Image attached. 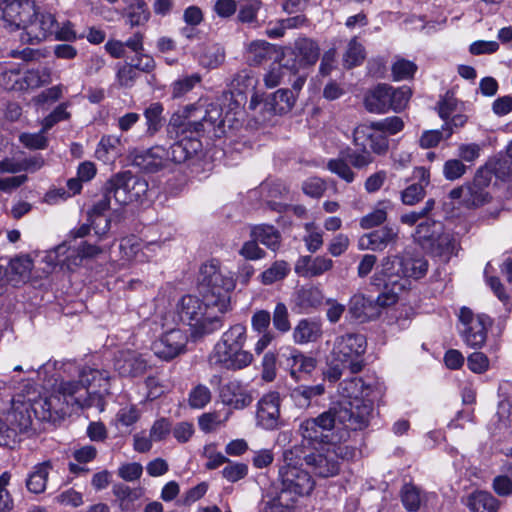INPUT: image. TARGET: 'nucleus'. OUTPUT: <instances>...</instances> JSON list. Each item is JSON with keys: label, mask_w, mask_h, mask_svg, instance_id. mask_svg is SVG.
I'll return each instance as SVG.
<instances>
[{"label": "nucleus", "mask_w": 512, "mask_h": 512, "mask_svg": "<svg viewBox=\"0 0 512 512\" xmlns=\"http://www.w3.org/2000/svg\"><path fill=\"white\" fill-rule=\"evenodd\" d=\"M417 70L415 63L406 59H398L392 66L393 78L396 81L405 80L413 77Z\"/></svg>", "instance_id": "nucleus-62"}, {"label": "nucleus", "mask_w": 512, "mask_h": 512, "mask_svg": "<svg viewBox=\"0 0 512 512\" xmlns=\"http://www.w3.org/2000/svg\"><path fill=\"white\" fill-rule=\"evenodd\" d=\"M257 423L266 430H273L280 423V395L270 392L264 395L258 402Z\"/></svg>", "instance_id": "nucleus-16"}, {"label": "nucleus", "mask_w": 512, "mask_h": 512, "mask_svg": "<svg viewBox=\"0 0 512 512\" xmlns=\"http://www.w3.org/2000/svg\"><path fill=\"white\" fill-rule=\"evenodd\" d=\"M230 413H227L226 416L222 419L220 417V413L217 411L204 413L198 418L199 428L205 432L210 433L216 430L218 427L225 424V422L229 419Z\"/></svg>", "instance_id": "nucleus-57"}, {"label": "nucleus", "mask_w": 512, "mask_h": 512, "mask_svg": "<svg viewBox=\"0 0 512 512\" xmlns=\"http://www.w3.org/2000/svg\"><path fill=\"white\" fill-rule=\"evenodd\" d=\"M253 354L244 350V347L235 348L232 345L215 344L208 357L211 366L221 367L227 370H241L253 362Z\"/></svg>", "instance_id": "nucleus-13"}, {"label": "nucleus", "mask_w": 512, "mask_h": 512, "mask_svg": "<svg viewBox=\"0 0 512 512\" xmlns=\"http://www.w3.org/2000/svg\"><path fill=\"white\" fill-rule=\"evenodd\" d=\"M294 55L298 58L299 66L314 65L319 58V47L310 39H300L296 41Z\"/></svg>", "instance_id": "nucleus-40"}, {"label": "nucleus", "mask_w": 512, "mask_h": 512, "mask_svg": "<svg viewBox=\"0 0 512 512\" xmlns=\"http://www.w3.org/2000/svg\"><path fill=\"white\" fill-rule=\"evenodd\" d=\"M370 127L379 130L383 134L395 135L403 130L404 122L398 116H391L378 121L370 122Z\"/></svg>", "instance_id": "nucleus-55"}, {"label": "nucleus", "mask_w": 512, "mask_h": 512, "mask_svg": "<svg viewBox=\"0 0 512 512\" xmlns=\"http://www.w3.org/2000/svg\"><path fill=\"white\" fill-rule=\"evenodd\" d=\"M371 411L369 404L356 400L350 406H333L315 418L305 419L299 425L298 432L304 441L310 445L326 446L339 443V435L344 432L365 429L368 426V416Z\"/></svg>", "instance_id": "nucleus-2"}, {"label": "nucleus", "mask_w": 512, "mask_h": 512, "mask_svg": "<svg viewBox=\"0 0 512 512\" xmlns=\"http://www.w3.org/2000/svg\"><path fill=\"white\" fill-rule=\"evenodd\" d=\"M52 470V463L44 461L33 467L26 480L27 489L35 494L43 493L47 487L48 476Z\"/></svg>", "instance_id": "nucleus-38"}, {"label": "nucleus", "mask_w": 512, "mask_h": 512, "mask_svg": "<svg viewBox=\"0 0 512 512\" xmlns=\"http://www.w3.org/2000/svg\"><path fill=\"white\" fill-rule=\"evenodd\" d=\"M119 248L125 260L145 261L150 257L148 253L154 251L155 248H160V244L158 242H150L141 247L139 240L132 236L122 239Z\"/></svg>", "instance_id": "nucleus-29"}, {"label": "nucleus", "mask_w": 512, "mask_h": 512, "mask_svg": "<svg viewBox=\"0 0 512 512\" xmlns=\"http://www.w3.org/2000/svg\"><path fill=\"white\" fill-rule=\"evenodd\" d=\"M366 338L358 333L337 336L330 353L328 368L324 375L330 382L338 381L347 370L359 373L364 367L363 355L366 351Z\"/></svg>", "instance_id": "nucleus-7"}, {"label": "nucleus", "mask_w": 512, "mask_h": 512, "mask_svg": "<svg viewBox=\"0 0 512 512\" xmlns=\"http://www.w3.org/2000/svg\"><path fill=\"white\" fill-rule=\"evenodd\" d=\"M428 270V262L422 256L404 254L401 256H386L372 275L370 283L377 288H383L378 295V302L383 306H391L398 301L399 293L408 283V278L419 279Z\"/></svg>", "instance_id": "nucleus-3"}, {"label": "nucleus", "mask_w": 512, "mask_h": 512, "mask_svg": "<svg viewBox=\"0 0 512 512\" xmlns=\"http://www.w3.org/2000/svg\"><path fill=\"white\" fill-rule=\"evenodd\" d=\"M418 183H413L401 191L400 198L404 205L414 206L422 201L426 195V186L430 183V172L424 167H419L415 171Z\"/></svg>", "instance_id": "nucleus-26"}, {"label": "nucleus", "mask_w": 512, "mask_h": 512, "mask_svg": "<svg viewBox=\"0 0 512 512\" xmlns=\"http://www.w3.org/2000/svg\"><path fill=\"white\" fill-rule=\"evenodd\" d=\"M442 230L443 224L440 221L426 219L417 225L414 237L423 248H427L429 243L434 241V237L441 233Z\"/></svg>", "instance_id": "nucleus-42"}, {"label": "nucleus", "mask_w": 512, "mask_h": 512, "mask_svg": "<svg viewBox=\"0 0 512 512\" xmlns=\"http://www.w3.org/2000/svg\"><path fill=\"white\" fill-rule=\"evenodd\" d=\"M212 399L211 390L204 384H197L188 394V405L192 409H203Z\"/></svg>", "instance_id": "nucleus-51"}, {"label": "nucleus", "mask_w": 512, "mask_h": 512, "mask_svg": "<svg viewBox=\"0 0 512 512\" xmlns=\"http://www.w3.org/2000/svg\"><path fill=\"white\" fill-rule=\"evenodd\" d=\"M332 259L325 256H302L296 263L295 271L303 277H317L333 268Z\"/></svg>", "instance_id": "nucleus-27"}, {"label": "nucleus", "mask_w": 512, "mask_h": 512, "mask_svg": "<svg viewBox=\"0 0 512 512\" xmlns=\"http://www.w3.org/2000/svg\"><path fill=\"white\" fill-rule=\"evenodd\" d=\"M282 357L291 377L296 381L301 379L302 374H311L317 365L315 358L305 355L294 347H287Z\"/></svg>", "instance_id": "nucleus-21"}, {"label": "nucleus", "mask_w": 512, "mask_h": 512, "mask_svg": "<svg viewBox=\"0 0 512 512\" xmlns=\"http://www.w3.org/2000/svg\"><path fill=\"white\" fill-rule=\"evenodd\" d=\"M401 499L404 507L410 512L417 511L423 501L420 490L408 484L402 489Z\"/></svg>", "instance_id": "nucleus-58"}, {"label": "nucleus", "mask_w": 512, "mask_h": 512, "mask_svg": "<svg viewBox=\"0 0 512 512\" xmlns=\"http://www.w3.org/2000/svg\"><path fill=\"white\" fill-rule=\"evenodd\" d=\"M106 191L119 205L140 201L148 191V182L130 171L119 172L106 182Z\"/></svg>", "instance_id": "nucleus-11"}, {"label": "nucleus", "mask_w": 512, "mask_h": 512, "mask_svg": "<svg viewBox=\"0 0 512 512\" xmlns=\"http://www.w3.org/2000/svg\"><path fill=\"white\" fill-rule=\"evenodd\" d=\"M3 22L7 29H21L20 41L36 44L53 35L56 19L51 13H36L28 1H8L3 8Z\"/></svg>", "instance_id": "nucleus-6"}, {"label": "nucleus", "mask_w": 512, "mask_h": 512, "mask_svg": "<svg viewBox=\"0 0 512 512\" xmlns=\"http://www.w3.org/2000/svg\"><path fill=\"white\" fill-rule=\"evenodd\" d=\"M324 299L323 291L320 288L306 286L296 292L294 302L299 313L308 314L320 308Z\"/></svg>", "instance_id": "nucleus-28"}, {"label": "nucleus", "mask_w": 512, "mask_h": 512, "mask_svg": "<svg viewBox=\"0 0 512 512\" xmlns=\"http://www.w3.org/2000/svg\"><path fill=\"white\" fill-rule=\"evenodd\" d=\"M322 322L315 318L300 319L293 328L292 339L297 345L315 343L322 338Z\"/></svg>", "instance_id": "nucleus-24"}, {"label": "nucleus", "mask_w": 512, "mask_h": 512, "mask_svg": "<svg viewBox=\"0 0 512 512\" xmlns=\"http://www.w3.org/2000/svg\"><path fill=\"white\" fill-rule=\"evenodd\" d=\"M59 395L63 403V410L66 413L68 407H90L93 405L94 396L97 394L95 390L88 391V387L77 381H63L59 384L55 392Z\"/></svg>", "instance_id": "nucleus-14"}, {"label": "nucleus", "mask_w": 512, "mask_h": 512, "mask_svg": "<svg viewBox=\"0 0 512 512\" xmlns=\"http://www.w3.org/2000/svg\"><path fill=\"white\" fill-rule=\"evenodd\" d=\"M79 377L81 382L88 387V391L95 390L97 394L94 396V400L100 398L101 389L107 390L109 381V372L105 370H98L91 367H84Z\"/></svg>", "instance_id": "nucleus-35"}, {"label": "nucleus", "mask_w": 512, "mask_h": 512, "mask_svg": "<svg viewBox=\"0 0 512 512\" xmlns=\"http://www.w3.org/2000/svg\"><path fill=\"white\" fill-rule=\"evenodd\" d=\"M112 493L122 512H136L140 506V500L144 496L141 487L131 488L123 483H116L112 487Z\"/></svg>", "instance_id": "nucleus-25"}, {"label": "nucleus", "mask_w": 512, "mask_h": 512, "mask_svg": "<svg viewBox=\"0 0 512 512\" xmlns=\"http://www.w3.org/2000/svg\"><path fill=\"white\" fill-rule=\"evenodd\" d=\"M98 160L104 163H112L122 155V144L120 137L107 135L103 136L95 151Z\"/></svg>", "instance_id": "nucleus-36"}, {"label": "nucleus", "mask_w": 512, "mask_h": 512, "mask_svg": "<svg viewBox=\"0 0 512 512\" xmlns=\"http://www.w3.org/2000/svg\"><path fill=\"white\" fill-rule=\"evenodd\" d=\"M365 58L363 46L358 43L356 38L350 40L348 49L344 55V63L348 68L359 65Z\"/></svg>", "instance_id": "nucleus-60"}, {"label": "nucleus", "mask_w": 512, "mask_h": 512, "mask_svg": "<svg viewBox=\"0 0 512 512\" xmlns=\"http://www.w3.org/2000/svg\"><path fill=\"white\" fill-rule=\"evenodd\" d=\"M467 171V166L460 159H449L443 165V175L449 181L461 178Z\"/></svg>", "instance_id": "nucleus-63"}, {"label": "nucleus", "mask_w": 512, "mask_h": 512, "mask_svg": "<svg viewBox=\"0 0 512 512\" xmlns=\"http://www.w3.org/2000/svg\"><path fill=\"white\" fill-rule=\"evenodd\" d=\"M162 104L155 102L150 104L144 111V116L147 124V133L154 135L162 127Z\"/></svg>", "instance_id": "nucleus-52"}, {"label": "nucleus", "mask_w": 512, "mask_h": 512, "mask_svg": "<svg viewBox=\"0 0 512 512\" xmlns=\"http://www.w3.org/2000/svg\"><path fill=\"white\" fill-rule=\"evenodd\" d=\"M115 370L123 377H137L143 375L148 367V360L137 351H119L114 361Z\"/></svg>", "instance_id": "nucleus-18"}, {"label": "nucleus", "mask_w": 512, "mask_h": 512, "mask_svg": "<svg viewBox=\"0 0 512 512\" xmlns=\"http://www.w3.org/2000/svg\"><path fill=\"white\" fill-rule=\"evenodd\" d=\"M52 81L51 69L48 67H38L29 69L24 73L23 83L26 88L36 89L47 85Z\"/></svg>", "instance_id": "nucleus-48"}, {"label": "nucleus", "mask_w": 512, "mask_h": 512, "mask_svg": "<svg viewBox=\"0 0 512 512\" xmlns=\"http://www.w3.org/2000/svg\"><path fill=\"white\" fill-rule=\"evenodd\" d=\"M301 446L286 449L282 455V464L278 469L279 490L273 488L267 492V505L271 510L292 508L299 497L308 496L315 487V481L308 471L298 466L303 455Z\"/></svg>", "instance_id": "nucleus-4"}, {"label": "nucleus", "mask_w": 512, "mask_h": 512, "mask_svg": "<svg viewBox=\"0 0 512 512\" xmlns=\"http://www.w3.org/2000/svg\"><path fill=\"white\" fill-rule=\"evenodd\" d=\"M456 246L457 241L453 235L443 229L441 233L434 237V241L430 242L426 249L437 255L449 257L454 253Z\"/></svg>", "instance_id": "nucleus-46"}, {"label": "nucleus", "mask_w": 512, "mask_h": 512, "mask_svg": "<svg viewBox=\"0 0 512 512\" xmlns=\"http://www.w3.org/2000/svg\"><path fill=\"white\" fill-rule=\"evenodd\" d=\"M385 307L378 302V297L372 300L364 294L358 293L350 298L348 312L353 319L364 323L378 317L380 314L379 308Z\"/></svg>", "instance_id": "nucleus-22"}, {"label": "nucleus", "mask_w": 512, "mask_h": 512, "mask_svg": "<svg viewBox=\"0 0 512 512\" xmlns=\"http://www.w3.org/2000/svg\"><path fill=\"white\" fill-rule=\"evenodd\" d=\"M290 272V265L284 260L275 261L270 267L259 275V281L263 285H272L284 280Z\"/></svg>", "instance_id": "nucleus-45"}, {"label": "nucleus", "mask_w": 512, "mask_h": 512, "mask_svg": "<svg viewBox=\"0 0 512 512\" xmlns=\"http://www.w3.org/2000/svg\"><path fill=\"white\" fill-rule=\"evenodd\" d=\"M33 419L28 402L14 400L3 418L0 415V446H12L21 434L32 431Z\"/></svg>", "instance_id": "nucleus-10"}, {"label": "nucleus", "mask_w": 512, "mask_h": 512, "mask_svg": "<svg viewBox=\"0 0 512 512\" xmlns=\"http://www.w3.org/2000/svg\"><path fill=\"white\" fill-rule=\"evenodd\" d=\"M187 342L185 332L172 329L153 342L152 350L158 358L169 361L185 352Z\"/></svg>", "instance_id": "nucleus-15"}, {"label": "nucleus", "mask_w": 512, "mask_h": 512, "mask_svg": "<svg viewBox=\"0 0 512 512\" xmlns=\"http://www.w3.org/2000/svg\"><path fill=\"white\" fill-rule=\"evenodd\" d=\"M201 149V142L191 136H183L173 143L169 149L170 163H184Z\"/></svg>", "instance_id": "nucleus-30"}, {"label": "nucleus", "mask_w": 512, "mask_h": 512, "mask_svg": "<svg viewBox=\"0 0 512 512\" xmlns=\"http://www.w3.org/2000/svg\"><path fill=\"white\" fill-rule=\"evenodd\" d=\"M296 94L290 89H278L269 101L264 103V109L271 114H286L292 110L296 102Z\"/></svg>", "instance_id": "nucleus-33"}, {"label": "nucleus", "mask_w": 512, "mask_h": 512, "mask_svg": "<svg viewBox=\"0 0 512 512\" xmlns=\"http://www.w3.org/2000/svg\"><path fill=\"white\" fill-rule=\"evenodd\" d=\"M247 340L246 327L242 324H235L225 331L216 344L232 345L235 348L244 347Z\"/></svg>", "instance_id": "nucleus-50"}, {"label": "nucleus", "mask_w": 512, "mask_h": 512, "mask_svg": "<svg viewBox=\"0 0 512 512\" xmlns=\"http://www.w3.org/2000/svg\"><path fill=\"white\" fill-rule=\"evenodd\" d=\"M353 137L355 145H359L360 140L366 138L369 141L370 151L365 147L361 150L348 147L341 150L336 158L328 160L326 165L331 173L346 183H352L356 179L357 174L352 168L365 169L374 161L372 153L385 155L389 150L387 135L379 130H374L370 127V123L357 126Z\"/></svg>", "instance_id": "nucleus-5"}, {"label": "nucleus", "mask_w": 512, "mask_h": 512, "mask_svg": "<svg viewBox=\"0 0 512 512\" xmlns=\"http://www.w3.org/2000/svg\"><path fill=\"white\" fill-rule=\"evenodd\" d=\"M362 387L363 381L360 378H352L341 382L339 385V393L345 398V400L339 402L336 406H350V404L356 400L362 401L365 405L369 404L371 407V411L368 416L369 423L373 416L374 407L371 400L359 396V394L363 393L361 391Z\"/></svg>", "instance_id": "nucleus-32"}, {"label": "nucleus", "mask_w": 512, "mask_h": 512, "mask_svg": "<svg viewBox=\"0 0 512 512\" xmlns=\"http://www.w3.org/2000/svg\"><path fill=\"white\" fill-rule=\"evenodd\" d=\"M399 238L398 228L392 226H384L380 229L362 235L358 239L359 250H371L380 252L389 245L395 244Z\"/></svg>", "instance_id": "nucleus-19"}, {"label": "nucleus", "mask_w": 512, "mask_h": 512, "mask_svg": "<svg viewBox=\"0 0 512 512\" xmlns=\"http://www.w3.org/2000/svg\"><path fill=\"white\" fill-rule=\"evenodd\" d=\"M69 250L70 248L67 244V241H64L47 252L45 256V261L51 266L66 265L68 268H70V261L72 255H66L69 252Z\"/></svg>", "instance_id": "nucleus-54"}, {"label": "nucleus", "mask_w": 512, "mask_h": 512, "mask_svg": "<svg viewBox=\"0 0 512 512\" xmlns=\"http://www.w3.org/2000/svg\"><path fill=\"white\" fill-rule=\"evenodd\" d=\"M225 120L222 118V109L216 103H202L198 101L195 104L186 106L184 110V120L178 115H173L170 119L168 129H179L182 133L191 132L199 134L206 130L218 128L222 130Z\"/></svg>", "instance_id": "nucleus-8"}, {"label": "nucleus", "mask_w": 512, "mask_h": 512, "mask_svg": "<svg viewBox=\"0 0 512 512\" xmlns=\"http://www.w3.org/2000/svg\"><path fill=\"white\" fill-rule=\"evenodd\" d=\"M274 328L280 333H287L291 329L289 312L283 302H278L273 310L271 317Z\"/></svg>", "instance_id": "nucleus-56"}, {"label": "nucleus", "mask_w": 512, "mask_h": 512, "mask_svg": "<svg viewBox=\"0 0 512 512\" xmlns=\"http://www.w3.org/2000/svg\"><path fill=\"white\" fill-rule=\"evenodd\" d=\"M147 157L151 159L148 164L155 170L164 168L170 163L167 149L160 145L152 147L149 150Z\"/></svg>", "instance_id": "nucleus-64"}, {"label": "nucleus", "mask_w": 512, "mask_h": 512, "mask_svg": "<svg viewBox=\"0 0 512 512\" xmlns=\"http://www.w3.org/2000/svg\"><path fill=\"white\" fill-rule=\"evenodd\" d=\"M250 236L272 251H276L280 246V232L271 225L261 224L251 227Z\"/></svg>", "instance_id": "nucleus-39"}, {"label": "nucleus", "mask_w": 512, "mask_h": 512, "mask_svg": "<svg viewBox=\"0 0 512 512\" xmlns=\"http://www.w3.org/2000/svg\"><path fill=\"white\" fill-rule=\"evenodd\" d=\"M306 234L303 241L309 252H317L323 245V232L316 226L314 222H309L304 225Z\"/></svg>", "instance_id": "nucleus-53"}, {"label": "nucleus", "mask_w": 512, "mask_h": 512, "mask_svg": "<svg viewBox=\"0 0 512 512\" xmlns=\"http://www.w3.org/2000/svg\"><path fill=\"white\" fill-rule=\"evenodd\" d=\"M389 94L390 110L399 112L406 107L411 96V91L406 86L395 89L389 85Z\"/></svg>", "instance_id": "nucleus-59"}, {"label": "nucleus", "mask_w": 512, "mask_h": 512, "mask_svg": "<svg viewBox=\"0 0 512 512\" xmlns=\"http://www.w3.org/2000/svg\"><path fill=\"white\" fill-rule=\"evenodd\" d=\"M234 288L231 272L221 270L214 262L201 267L199 292L202 298L184 295L175 306L179 320L190 327L193 338L204 337L222 327V315L230 307V293Z\"/></svg>", "instance_id": "nucleus-1"}, {"label": "nucleus", "mask_w": 512, "mask_h": 512, "mask_svg": "<svg viewBox=\"0 0 512 512\" xmlns=\"http://www.w3.org/2000/svg\"><path fill=\"white\" fill-rule=\"evenodd\" d=\"M225 61V50L217 45L205 47L203 53L199 57V64L206 69H216Z\"/></svg>", "instance_id": "nucleus-47"}, {"label": "nucleus", "mask_w": 512, "mask_h": 512, "mask_svg": "<svg viewBox=\"0 0 512 512\" xmlns=\"http://www.w3.org/2000/svg\"><path fill=\"white\" fill-rule=\"evenodd\" d=\"M391 207V202L388 200L379 202L370 213L360 219V227L368 230L382 225L387 220V214Z\"/></svg>", "instance_id": "nucleus-44"}, {"label": "nucleus", "mask_w": 512, "mask_h": 512, "mask_svg": "<svg viewBox=\"0 0 512 512\" xmlns=\"http://www.w3.org/2000/svg\"><path fill=\"white\" fill-rule=\"evenodd\" d=\"M202 80L198 73L178 78L171 84V96L174 99L182 98L190 92Z\"/></svg>", "instance_id": "nucleus-49"}, {"label": "nucleus", "mask_w": 512, "mask_h": 512, "mask_svg": "<svg viewBox=\"0 0 512 512\" xmlns=\"http://www.w3.org/2000/svg\"><path fill=\"white\" fill-rule=\"evenodd\" d=\"M124 3V15L132 26H141L150 19V11L144 0H122Z\"/></svg>", "instance_id": "nucleus-37"}, {"label": "nucleus", "mask_w": 512, "mask_h": 512, "mask_svg": "<svg viewBox=\"0 0 512 512\" xmlns=\"http://www.w3.org/2000/svg\"><path fill=\"white\" fill-rule=\"evenodd\" d=\"M491 181L490 172L487 170H478L473 181L466 185L465 206L476 208L489 202L490 195L487 187Z\"/></svg>", "instance_id": "nucleus-20"}, {"label": "nucleus", "mask_w": 512, "mask_h": 512, "mask_svg": "<svg viewBox=\"0 0 512 512\" xmlns=\"http://www.w3.org/2000/svg\"><path fill=\"white\" fill-rule=\"evenodd\" d=\"M11 479V475L8 472H3L0 475V512H9L14 507V501L7 489Z\"/></svg>", "instance_id": "nucleus-61"}, {"label": "nucleus", "mask_w": 512, "mask_h": 512, "mask_svg": "<svg viewBox=\"0 0 512 512\" xmlns=\"http://www.w3.org/2000/svg\"><path fill=\"white\" fill-rule=\"evenodd\" d=\"M470 512H497L500 502L488 491H475L462 501Z\"/></svg>", "instance_id": "nucleus-34"}, {"label": "nucleus", "mask_w": 512, "mask_h": 512, "mask_svg": "<svg viewBox=\"0 0 512 512\" xmlns=\"http://www.w3.org/2000/svg\"><path fill=\"white\" fill-rule=\"evenodd\" d=\"M274 46L264 40L251 42L246 49V58L250 65H259L274 54Z\"/></svg>", "instance_id": "nucleus-41"}, {"label": "nucleus", "mask_w": 512, "mask_h": 512, "mask_svg": "<svg viewBox=\"0 0 512 512\" xmlns=\"http://www.w3.org/2000/svg\"><path fill=\"white\" fill-rule=\"evenodd\" d=\"M222 402L234 409H244L249 406L253 397L247 388L239 380H230L220 389Z\"/></svg>", "instance_id": "nucleus-23"}, {"label": "nucleus", "mask_w": 512, "mask_h": 512, "mask_svg": "<svg viewBox=\"0 0 512 512\" xmlns=\"http://www.w3.org/2000/svg\"><path fill=\"white\" fill-rule=\"evenodd\" d=\"M460 335L471 348H481L487 339L492 319L486 314H474L471 309L462 307L459 312Z\"/></svg>", "instance_id": "nucleus-12"}, {"label": "nucleus", "mask_w": 512, "mask_h": 512, "mask_svg": "<svg viewBox=\"0 0 512 512\" xmlns=\"http://www.w3.org/2000/svg\"><path fill=\"white\" fill-rule=\"evenodd\" d=\"M29 403L30 412L40 421H55L65 414L63 403L59 395L55 392L49 396H39L36 399L28 398L24 400Z\"/></svg>", "instance_id": "nucleus-17"}, {"label": "nucleus", "mask_w": 512, "mask_h": 512, "mask_svg": "<svg viewBox=\"0 0 512 512\" xmlns=\"http://www.w3.org/2000/svg\"><path fill=\"white\" fill-rule=\"evenodd\" d=\"M389 95V85H377L366 93L364 98L365 109L375 114L388 112L390 110Z\"/></svg>", "instance_id": "nucleus-31"}, {"label": "nucleus", "mask_w": 512, "mask_h": 512, "mask_svg": "<svg viewBox=\"0 0 512 512\" xmlns=\"http://www.w3.org/2000/svg\"><path fill=\"white\" fill-rule=\"evenodd\" d=\"M324 391L325 387L323 384L313 386L301 385L291 390L290 397L299 408H307L310 406L311 400L322 395Z\"/></svg>", "instance_id": "nucleus-43"}, {"label": "nucleus", "mask_w": 512, "mask_h": 512, "mask_svg": "<svg viewBox=\"0 0 512 512\" xmlns=\"http://www.w3.org/2000/svg\"><path fill=\"white\" fill-rule=\"evenodd\" d=\"M348 437L349 433L344 432L339 435V443L320 446L314 452L304 455L305 463L319 477L327 478L337 475L340 471V460L350 459L355 454L352 447L344 444Z\"/></svg>", "instance_id": "nucleus-9"}]
</instances>
